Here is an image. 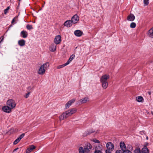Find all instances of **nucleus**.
I'll use <instances>...</instances> for the list:
<instances>
[{
    "label": "nucleus",
    "mask_w": 153,
    "mask_h": 153,
    "mask_svg": "<svg viewBox=\"0 0 153 153\" xmlns=\"http://www.w3.org/2000/svg\"><path fill=\"white\" fill-rule=\"evenodd\" d=\"M25 135V134L24 133L22 134L19 136V137H18L14 141L13 144L14 145L17 144L19 142L20 140L24 137Z\"/></svg>",
    "instance_id": "nucleus-10"
},
{
    "label": "nucleus",
    "mask_w": 153,
    "mask_h": 153,
    "mask_svg": "<svg viewBox=\"0 0 153 153\" xmlns=\"http://www.w3.org/2000/svg\"><path fill=\"white\" fill-rule=\"evenodd\" d=\"M25 41L24 39H21L19 40L18 43V45L21 47L24 46L25 45Z\"/></svg>",
    "instance_id": "nucleus-19"
},
{
    "label": "nucleus",
    "mask_w": 153,
    "mask_h": 153,
    "mask_svg": "<svg viewBox=\"0 0 153 153\" xmlns=\"http://www.w3.org/2000/svg\"><path fill=\"white\" fill-rule=\"evenodd\" d=\"M61 41V37L60 35H57L56 36L54 40V43L58 45L59 44Z\"/></svg>",
    "instance_id": "nucleus-8"
},
{
    "label": "nucleus",
    "mask_w": 153,
    "mask_h": 153,
    "mask_svg": "<svg viewBox=\"0 0 153 153\" xmlns=\"http://www.w3.org/2000/svg\"><path fill=\"white\" fill-rule=\"evenodd\" d=\"M74 33L76 36L79 37L81 36L82 34V32L79 30H76L75 31Z\"/></svg>",
    "instance_id": "nucleus-18"
},
{
    "label": "nucleus",
    "mask_w": 153,
    "mask_h": 153,
    "mask_svg": "<svg viewBox=\"0 0 153 153\" xmlns=\"http://www.w3.org/2000/svg\"><path fill=\"white\" fill-rule=\"evenodd\" d=\"M7 104L11 109L14 108L16 106L15 102L12 99L8 100L7 102Z\"/></svg>",
    "instance_id": "nucleus-6"
},
{
    "label": "nucleus",
    "mask_w": 153,
    "mask_h": 153,
    "mask_svg": "<svg viewBox=\"0 0 153 153\" xmlns=\"http://www.w3.org/2000/svg\"><path fill=\"white\" fill-rule=\"evenodd\" d=\"M134 16L132 14H130L128 16L127 20L129 21H133L135 19Z\"/></svg>",
    "instance_id": "nucleus-14"
},
{
    "label": "nucleus",
    "mask_w": 153,
    "mask_h": 153,
    "mask_svg": "<svg viewBox=\"0 0 153 153\" xmlns=\"http://www.w3.org/2000/svg\"><path fill=\"white\" fill-rule=\"evenodd\" d=\"M128 149L129 150H130V151H132L133 149V147L131 146H129V147L128 148Z\"/></svg>",
    "instance_id": "nucleus-36"
},
{
    "label": "nucleus",
    "mask_w": 153,
    "mask_h": 153,
    "mask_svg": "<svg viewBox=\"0 0 153 153\" xmlns=\"http://www.w3.org/2000/svg\"><path fill=\"white\" fill-rule=\"evenodd\" d=\"M147 93L149 95H150L151 94V91H149L147 92Z\"/></svg>",
    "instance_id": "nucleus-39"
},
{
    "label": "nucleus",
    "mask_w": 153,
    "mask_h": 153,
    "mask_svg": "<svg viewBox=\"0 0 153 153\" xmlns=\"http://www.w3.org/2000/svg\"><path fill=\"white\" fill-rule=\"evenodd\" d=\"M77 111V109L75 108H72L65 111L60 115L59 118L60 121L67 118L73 114L75 113Z\"/></svg>",
    "instance_id": "nucleus-1"
},
{
    "label": "nucleus",
    "mask_w": 153,
    "mask_h": 153,
    "mask_svg": "<svg viewBox=\"0 0 153 153\" xmlns=\"http://www.w3.org/2000/svg\"><path fill=\"white\" fill-rule=\"evenodd\" d=\"M152 28H153V27H152Z\"/></svg>",
    "instance_id": "nucleus-45"
},
{
    "label": "nucleus",
    "mask_w": 153,
    "mask_h": 153,
    "mask_svg": "<svg viewBox=\"0 0 153 153\" xmlns=\"http://www.w3.org/2000/svg\"><path fill=\"white\" fill-rule=\"evenodd\" d=\"M67 65H68L66 63L65 64H64L63 65L58 66L57 67V69H60V68H63V67Z\"/></svg>",
    "instance_id": "nucleus-25"
},
{
    "label": "nucleus",
    "mask_w": 153,
    "mask_h": 153,
    "mask_svg": "<svg viewBox=\"0 0 153 153\" xmlns=\"http://www.w3.org/2000/svg\"><path fill=\"white\" fill-rule=\"evenodd\" d=\"M75 57V55L74 54L72 55L70 58L68 59L67 62H66L67 64L68 65L69 63Z\"/></svg>",
    "instance_id": "nucleus-23"
},
{
    "label": "nucleus",
    "mask_w": 153,
    "mask_h": 153,
    "mask_svg": "<svg viewBox=\"0 0 153 153\" xmlns=\"http://www.w3.org/2000/svg\"><path fill=\"white\" fill-rule=\"evenodd\" d=\"M120 147L123 151H125L126 150V145L123 142H121L120 143Z\"/></svg>",
    "instance_id": "nucleus-16"
},
{
    "label": "nucleus",
    "mask_w": 153,
    "mask_h": 153,
    "mask_svg": "<svg viewBox=\"0 0 153 153\" xmlns=\"http://www.w3.org/2000/svg\"><path fill=\"white\" fill-rule=\"evenodd\" d=\"M134 153H141L140 150L139 148H138L135 150Z\"/></svg>",
    "instance_id": "nucleus-27"
},
{
    "label": "nucleus",
    "mask_w": 153,
    "mask_h": 153,
    "mask_svg": "<svg viewBox=\"0 0 153 153\" xmlns=\"http://www.w3.org/2000/svg\"><path fill=\"white\" fill-rule=\"evenodd\" d=\"M115 153H124V152L121 150H117L116 151Z\"/></svg>",
    "instance_id": "nucleus-33"
},
{
    "label": "nucleus",
    "mask_w": 153,
    "mask_h": 153,
    "mask_svg": "<svg viewBox=\"0 0 153 153\" xmlns=\"http://www.w3.org/2000/svg\"><path fill=\"white\" fill-rule=\"evenodd\" d=\"M137 101L139 102H143V99L142 97L138 96L136 98Z\"/></svg>",
    "instance_id": "nucleus-24"
},
{
    "label": "nucleus",
    "mask_w": 153,
    "mask_h": 153,
    "mask_svg": "<svg viewBox=\"0 0 153 153\" xmlns=\"http://www.w3.org/2000/svg\"><path fill=\"white\" fill-rule=\"evenodd\" d=\"M94 153H102L100 150H97V148H96Z\"/></svg>",
    "instance_id": "nucleus-30"
},
{
    "label": "nucleus",
    "mask_w": 153,
    "mask_h": 153,
    "mask_svg": "<svg viewBox=\"0 0 153 153\" xmlns=\"http://www.w3.org/2000/svg\"><path fill=\"white\" fill-rule=\"evenodd\" d=\"M76 100V99L74 98L72 99L71 100L68 101L65 105V107L66 109L69 107Z\"/></svg>",
    "instance_id": "nucleus-9"
},
{
    "label": "nucleus",
    "mask_w": 153,
    "mask_h": 153,
    "mask_svg": "<svg viewBox=\"0 0 153 153\" xmlns=\"http://www.w3.org/2000/svg\"><path fill=\"white\" fill-rule=\"evenodd\" d=\"M20 34L22 37L23 38H26L27 36L28 33L26 31L23 30L21 32Z\"/></svg>",
    "instance_id": "nucleus-20"
},
{
    "label": "nucleus",
    "mask_w": 153,
    "mask_h": 153,
    "mask_svg": "<svg viewBox=\"0 0 153 153\" xmlns=\"http://www.w3.org/2000/svg\"><path fill=\"white\" fill-rule=\"evenodd\" d=\"M92 148V146L89 143H87L84 148L80 147L79 149V153H88L90 150Z\"/></svg>",
    "instance_id": "nucleus-3"
},
{
    "label": "nucleus",
    "mask_w": 153,
    "mask_h": 153,
    "mask_svg": "<svg viewBox=\"0 0 153 153\" xmlns=\"http://www.w3.org/2000/svg\"><path fill=\"white\" fill-rule=\"evenodd\" d=\"M15 18H14L12 20V22H11V23H13L14 22H15Z\"/></svg>",
    "instance_id": "nucleus-38"
},
{
    "label": "nucleus",
    "mask_w": 153,
    "mask_h": 153,
    "mask_svg": "<svg viewBox=\"0 0 153 153\" xmlns=\"http://www.w3.org/2000/svg\"><path fill=\"white\" fill-rule=\"evenodd\" d=\"M149 0H143V3L144 4V6H147L149 4Z\"/></svg>",
    "instance_id": "nucleus-29"
},
{
    "label": "nucleus",
    "mask_w": 153,
    "mask_h": 153,
    "mask_svg": "<svg viewBox=\"0 0 153 153\" xmlns=\"http://www.w3.org/2000/svg\"><path fill=\"white\" fill-rule=\"evenodd\" d=\"M79 20V17L76 14L74 15L71 19V21L72 23L76 24L77 23Z\"/></svg>",
    "instance_id": "nucleus-7"
},
{
    "label": "nucleus",
    "mask_w": 153,
    "mask_h": 153,
    "mask_svg": "<svg viewBox=\"0 0 153 153\" xmlns=\"http://www.w3.org/2000/svg\"><path fill=\"white\" fill-rule=\"evenodd\" d=\"M72 23L71 20H68L65 21L64 24V26L68 27H71L72 25Z\"/></svg>",
    "instance_id": "nucleus-13"
},
{
    "label": "nucleus",
    "mask_w": 153,
    "mask_h": 153,
    "mask_svg": "<svg viewBox=\"0 0 153 153\" xmlns=\"http://www.w3.org/2000/svg\"><path fill=\"white\" fill-rule=\"evenodd\" d=\"M9 9H10L9 7H8L6 9H5L4 10V14H6L8 12V10Z\"/></svg>",
    "instance_id": "nucleus-31"
},
{
    "label": "nucleus",
    "mask_w": 153,
    "mask_h": 153,
    "mask_svg": "<svg viewBox=\"0 0 153 153\" xmlns=\"http://www.w3.org/2000/svg\"><path fill=\"white\" fill-rule=\"evenodd\" d=\"M152 114L153 115V112H152Z\"/></svg>",
    "instance_id": "nucleus-43"
},
{
    "label": "nucleus",
    "mask_w": 153,
    "mask_h": 153,
    "mask_svg": "<svg viewBox=\"0 0 153 153\" xmlns=\"http://www.w3.org/2000/svg\"><path fill=\"white\" fill-rule=\"evenodd\" d=\"M147 34L150 37L153 38V28L152 27L148 31Z\"/></svg>",
    "instance_id": "nucleus-21"
},
{
    "label": "nucleus",
    "mask_w": 153,
    "mask_h": 153,
    "mask_svg": "<svg viewBox=\"0 0 153 153\" xmlns=\"http://www.w3.org/2000/svg\"><path fill=\"white\" fill-rule=\"evenodd\" d=\"M56 46L55 44H51L49 47V50L50 51L53 52L56 51Z\"/></svg>",
    "instance_id": "nucleus-15"
},
{
    "label": "nucleus",
    "mask_w": 153,
    "mask_h": 153,
    "mask_svg": "<svg viewBox=\"0 0 153 153\" xmlns=\"http://www.w3.org/2000/svg\"><path fill=\"white\" fill-rule=\"evenodd\" d=\"M88 100V97H85L79 100L78 102L79 105H81L82 103H85L87 102Z\"/></svg>",
    "instance_id": "nucleus-11"
},
{
    "label": "nucleus",
    "mask_w": 153,
    "mask_h": 153,
    "mask_svg": "<svg viewBox=\"0 0 153 153\" xmlns=\"http://www.w3.org/2000/svg\"><path fill=\"white\" fill-rule=\"evenodd\" d=\"M36 148L35 146L33 145H31L30 146V147L28 148L26 151V153H30V152L33 149H34Z\"/></svg>",
    "instance_id": "nucleus-17"
},
{
    "label": "nucleus",
    "mask_w": 153,
    "mask_h": 153,
    "mask_svg": "<svg viewBox=\"0 0 153 153\" xmlns=\"http://www.w3.org/2000/svg\"><path fill=\"white\" fill-rule=\"evenodd\" d=\"M109 78V76L108 74H105L102 76L100 79L102 87L104 89H106L108 86L107 80Z\"/></svg>",
    "instance_id": "nucleus-2"
},
{
    "label": "nucleus",
    "mask_w": 153,
    "mask_h": 153,
    "mask_svg": "<svg viewBox=\"0 0 153 153\" xmlns=\"http://www.w3.org/2000/svg\"><path fill=\"white\" fill-rule=\"evenodd\" d=\"M142 153H149V150L146 145H144L142 149Z\"/></svg>",
    "instance_id": "nucleus-22"
},
{
    "label": "nucleus",
    "mask_w": 153,
    "mask_h": 153,
    "mask_svg": "<svg viewBox=\"0 0 153 153\" xmlns=\"http://www.w3.org/2000/svg\"><path fill=\"white\" fill-rule=\"evenodd\" d=\"M107 149L105 150V153H111V152L114 149V144L111 142H109L106 145Z\"/></svg>",
    "instance_id": "nucleus-5"
},
{
    "label": "nucleus",
    "mask_w": 153,
    "mask_h": 153,
    "mask_svg": "<svg viewBox=\"0 0 153 153\" xmlns=\"http://www.w3.org/2000/svg\"><path fill=\"white\" fill-rule=\"evenodd\" d=\"M136 26V24L135 23L132 22L131 23L130 25V27L131 28H134Z\"/></svg>",
    "instance_id": "nucleus-26"
},
{
    "label": "nucleus",
    "mask_w": 153,
    "mask_h": 153,
    "mask_svg": "<svg viewBox=\"0 0 153 153\" xmlns=\"http://www.w3.org/2000/svg\"><path fill=\"white\" fill-rule=\"evenodd\" d=\"M30 94V92H28L24 96V97H25L26 98H27L29 97Z\"/></svg>",
    "instance_id": "nucleus-34"
},
{
    "label": "nucleus",
    "mask_w": 153,
    "mask_h": 153,
    "mask_svg": "<svg viewBox=\"0 0 153 153\" xmlns=\"http://www.w3.org/2000/svg\"><path fill=\"white\" fill-rule=\"evenodd\" d=\"M93 141L96 143H100V141H99V140L96 139H93Z\"/></svg>",
    "instance_id": "nucleus-32"
},
{
    "label": "nucleus",
    "mask_w": 153,
    "mask_h": 153,
    "mask_svg": "<svg viewBox=\"0 0 153 153\" xmlns=\"http://www.w3.org/2000/svg\"><path fill=\"white\" fill-rule=\"evenodd\" d=\"M19 149V148H16V149H14L13 150V152H15L18 149Z\"/></svg>",
    "instance_id": "nucleus-40"
},
{
    "label": "nucleus",
    "mask_w": 153,
    "mask_h": 153,
    "mask_svg": "<svg viewBox=\"0 0 153 153\" xmlns=\"http://www.w3.org/2000/svg\"><path fill=\"white\" fill-rule=\"evenodd\" d=\"M26 28L27 29L29 30H30L31 29H33L32 26V25H27Z\"/></svg>",
    "instance_id": "nucleus-28"
},
{
    "label": "nucleus",
    "mask_w": 153,
    "mask_h": 153,
    "mask_svg": "<svg viewBox=\"0 0 153 153\" xmlns=\"http://www.w3.org/2000/svg\"><path fill=\"white\" fill-rule=\"evenodd\" d=\"M3 111L5 112L9 113L11 110V108L8 105L7 106H4L2 108Z\"/></svg>",
    "instance_id": "nucleus-12"
},
{
    "label": "nucleus",
    "mask_w": 153,
    "mask_h": 153,
    "mask_svg": "<svg viewBox=\"0 0 153 153\" xmlns=\"http://www.w3.org/2000/svg\"><path fill=\"white\" fill-rule=\"evenodd\" d=\"M123 152L124 153H132L130 150H129L128 149H126V150Z\"/></svg>",
    "instance_id": "nucleus-35"
},
{
    "label": "nucleus",
    "mask_w": 153,
    "mask_h": 153,
    "mask_svg": "<svg viewBox=\"0 0 153 153\" xmlns=\"http://www.w3.org/2000/svg\"><path fill=\"white\" fill-rule=\"evenodd\" d=\"M93 132V131H91V132H89L88 133H87V134H91V133H92Z\"/></svg>",
    "instance_id": "nucleus-41"
},
{
    "label": "nucleus",
    "mask_w": 153,
    "mask_h": 153,
    "mask_svg": "<svg viewBox=\"0 0 153 153\" xmlns=\"http://www.w3.org/2000/svg\"><path fill=\"white\" fill-rule=\"evenodd\" d=\"M4 37L2 36L0 38V43L3 41L4 39Z\"/></svg>",
    "instance_id": "nucleus-37"
},
{
    "label": "nucleus",
    "mask_w": 153,
    "mask_h": 153,
    "mask_svg": "<svg viewBox=\"0 0 153 153\" xmlns=\"http://www.w3.org/2000/svg\"><path fill=\"white\" fill-rule=\"evenodd\" d=\"M146 139H148V137H146Z\"/></svg>",
    "instance_id": "nucleus-44"
},
{
    "label": "nucleus",
    "mask_w": 153,
    "mask_h": 153,
    "mask_svg": "<svg viewBox=\"0 0 153 153\" xmlns=\"http://www.w3.org/2000/svg\"><path fill=\"white\" fill-rule=\"evenodd\" d=\"M49 66V64L48 62H46L43 64L40 67L38 71V73L39 75H43L45 72V71Z\"/></svg>",
    "instance_id": "nucleus-4"
},
{
    "label": "nucleus",
    "mask_w": 153,
    "mask_h": 153,
    "mask_svg": "<svg viewBox=\"0 0 153 153\" xmlns=\"http://www.w3.org/2000/svg\"><path fill=\"white\" fill-rule=\"evenodd\" d=\"M31 89V88L30 87H28V89L30 90Z\"/></svg>",
    "instance_id": "nucleus-42"
}]
</instances>
